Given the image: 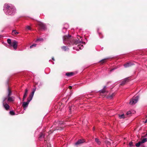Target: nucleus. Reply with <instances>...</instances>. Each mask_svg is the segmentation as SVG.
I'll return each mask as SVG.
<instances>
[{
	"label": "nucleus",
	"instance_id": "obj_1",
	"mask_svg": "<svg viewBox=\"0 0 147 147\" xmlns=\"http://www.w3.org/2000/svg\"><path fill=\"white\" fill-rule=\"evenodd\" d=\"M3 10L7 15H13L16 12L14 7L11 4H5L4 6Z\"/></svg>",
	"mask_w": 147,
	"mask_h": 147
},
{
	"label": "nucleus",
	"instance_id": "obj_2",
	"mask_svg": "<svg viewBox=\"0 0 147 147\" xmlns=\"http://www.w3.org/2000/svg\"><path fill=\"white\" fill-rule=\"evenodd\" d=\"M78 37H77L78 40H75L74 43L76 45L78 44V48H79L80 49H82L83 48V45H81V44L83 43H84V44H85V42H83L82 40V39H81V38L80 36H78Z\"/></svg>",
	"mask_w": 147,
	"mask_h": 147
},
{
	"label": "nucleus",
	"instance_id": "obj_3",
	"mask_svg": "<svg viewBox=\"0 0 147 147\" xmlns=\"http://www.w3.org/2000/svg\"><path fill=\"white\" fill-rule=\"evenodd\" d=\"M138 98L139 97L138 96L134 97L131 100L129 103V104L131 105L135 104L138 102Z\"/></svg>",
	"mask_w": 147,
	"mask_h": 147
},
{
	"label": "nucleus",
	"instance_id": "obj_4",
	"mask_svg": "<svg viewBox=\"0 0 147 147\" xmlns=\"http://www.w3.org/2000/svg\"><path fill=\"white\" fill-rule=\"evenodd\" d=\"M15 98L13 96L6 97L4 98L3 100H5V101L7 102H13Z\"/></svg>",
	"mask_w": 147,
	"mask_h": 147
},
{
	"label": "nucleus",
	"instance_id": "obj_5",
	"mask_svg": "<svg viewBox=\"0 0 147 147\" xmlns=\"http://www.w3.org/2000/svg\"><path fill=\"white\" fill-rule=\"evenodd\" d=\"M7 102L5 101V100H3V105L4 108L6 110H8L10 108L9 106L8 105Z\"/></svg>",
	"mask_w": 147,
	"mask_h": 147
},
{
	"label": "nucleus",
	"instance_id": "obj_6",
	"mask_svg": "<svg viewBox=\"0 0 147 147\" xmlns=\"http://www.w3.org/2000/svg\"><path fill=\"white\" fill-rule=\"evenodd\" d=\"M70 36L68 35V36H63V42L64 43H69V40Z\"/></svg>",
	"mask_w": 147,
	"mask_h": 147
},
{
	"label": "nucleus",
	"instance_id": "obj_7",
	"mask_svg": "<svg viewBox=\"0 0 147 147\" xmlns=\"http://www.w3.org/2000/svg\"><path fill=\"white\" fill-rule=\"evenodd\" d=\"M17 42L16 40H14L12 42L10 45L13 47L15 50H16L17 48Z\"/></svg>",
	"mask_w": 147,
	"mask_h": 147
},
{
	"label": "nucleus",
	"instance_id": "obj_8",
	"mask_svg": "<svg viewBox=\"0 0 147 147\" xmlns=\"http://www.w3.org/2000/svg\"><path fill=\"white\" fill-rule=\"evenodd\" d=\"M30 102V101L27 100L26 102H24L23 103L22 106L24 107V109L25 110L26 108L27 107Z\"/></svg>",
	"mask_w": 147,
	"mask_h": 147
},
{
	"label": "nucleus",
	"instance_id": "obj_9",
	"mask_svg": "<svg viewBox=\"0 0 147 147\" xmlns=\"http://www.w3.org/2000/svg\"><path fill=\"white\" fill-rule=\"evenodd\" d=\"M37 24L41 29H45V25L41 22H38Z\"/></svg>",
	"mask_w": 147,
	"mask_h": 147
},
{
	"label": "nucleus",
	"instance_id": "obj_10",
	"mask_svg": "<svg viewBox=\"0 0 147 147\" xmlns=\"http://www.w3.org/2000/svg\"><path fill=\"white\" fill-rule=\"evenodd\" d=\"M129 81V79L128 78H126L124 79L122 81L121 83L120 84V85H124L126 82Z\"/></svg>",
	"mask_w": 147,
	"mask_h": 147
},
{
	"label": "nucleus",
	"instance_id": "obj_11",
	"mask_svg": "<svg viewBox=\"0 0 147 147\" xmlns=\"http://www.w3.org/2000/svg\"><path fill=\"white\" fill-rule=\"evenodd\" d=\"M28 90L27 89H26L25 90V92L24 94V95L23 96V101H24L28 93Z\"/></svg>",
	"mask_w": 147,
	"mask_h": 147
},
{
	"label": "nucleus",
	"instance_id": "obj_12",
	"mask_svg": "<svg viewBox=\"0 0 147 147\" xmlns=\"http://www.w3.org/2000/svg\"><path fill=\"white\" fill-rule=\"evenodd\" d=\"M133 65H134V64L132 63H131L130 62L125 64V65H124V66L125 67L127 68L128 67L131 66Z\"/></svg>",
	"mask_w": 147,
	"mask_h": 147
},
{
	"label": "nucleus",
	"instance_id": "obj_13",
	"mask_svg": "<svg viewBox=\"0 0 147 147\" xmlns=\"http://www.w3.org/2000/svg\"><path fill=\"white\" fill-rule=\"evenodd\" d=\"M84 142V141L83 140H78L76 143V145L80 144H81L82 143Z\"/></svg>",
	"mask_w": 147,
	"mask_h": 147
},
{
	"label": "nucleus",
	"instance_id": "obj_14",
	"mask_svg": "<svg viewBox=\"0 0 147 147\" xmlns=\"http://www.w3.org/2000/svg\"><path fill=\"white\" fill-rule=\"evenodd\" d=\"M95 141L98 145H100L101 143V142L98 138H95Z\"/></svg>",
	"mask_w": 147,
	"mask_h": 147
},
{
	"label": "nucleus",
	"instance_id": "obj_15",
	"mask_svg": "<svg viewBox=\"0 0 147 147\" xmlns=\"http://www.w3.org/2000/svg\"><path fill=\"white\" fill-rule=\"evenodd\" d=\"M106 86H105L103 89H102V90H101L100 91V93H104L105 92V88H106Z\"/></svg>",
	"mask_w": 147,
	"mask_h": 147
},
{
	"label": "nucleus",
	"instance_id": "obj_16",
	"mask_svg": "<svg viewBox=\"0 0 147 147\" xmlns=\"http://www.w3.org/2000/svg\"><path fill=\"white\" fill-rule=\"evenodd\" d=\"M44 135L43 133H41L40 135V136L39 137V139L40 140H41L43 138H44Z\"/></svg>",
	"mask_w": 147,
	"mask_h": 147
},
{
	"label": "nucleus",
	"instance_id": "obj_17",
	"mask_svg": "<svg viewBox=\"0 0 147 147\" xmlns=\"http://www.w3.org/2000/svg\"><path fill=\"white\" fill-rule=\"evenodd\" d=\"M62 49L64 51H67V50H68L69 49L66 46H63L61 47Z\"/></svg>",
	"mask_w": 147,
	"mask_h": 147
},
{
	"label": "nucleus",
	"instance_id": "obj_18",
	"mask_svg": "<svg viewBox=\"0 0 147 147\" xmlns=\"http://www.w3.org/2000/svg\"><path fill=\"white\" fill-rule=\"evenodd\" d=\"M8 94L7 96V97H8L9 96H10L11 94V90H10L9 88H8Z\"/></svg>",
	"mask_w": 147,
	"mask_h": 147
},
{
	"label": "nucleus",
	"instance_id": "obj_19",
	"mask_svg": "<svg viewBox=\"0 0 147 147\" xmlns=\"http://www.w3.org/2000/svg\"><path fill=\"white\" fill-rule=\"evenodd\" d=\"M73 74L72 72L67 73L66 74V75L68 76H72Z\"/></svg>",
	"mask_w": 147,
	"mask_h": 147
},
{
	"label": "nucleus",
	"instance_id": "obj_20",
	"mask_svg": "<svg viewBox=\"0 0 147 147\" xmlns=\"http://www.w3.org/2000/svg\"><path fill=\"white\" fill-rule=\"evenodd\" d=\"M33 96V95H30L29 96V98L27 99V100H29V101H30V102L31 101V100H32V98Z\"/></svg>",
	"mask_w": 147,
	"mask_h": 147
},
{
	"label": "nucleus",
	"instance_id": "obj_21",
	"mask_svg": "<svg viewBox=\"0 0 147 147\" xmlns=\"http://www.w3.org/2000/svg\"><path fill=\"white\" fill-rule=\"evenodd\" d=\"M147 141V139L146 138H144L142 139V140L140 141L142 144L144 143Z\"/></svg>",
	"mask_w": 147,
	"mask_h": 147
},
{
	"label": "nucleus",
	"instance_id": "obj_22",
	"mask_svg": "<svg viewBox=\"0 0 147 147\" xmlns=\"http://www.w3.org/2000/svg\"><path fill=\"white\" fill-rule=\"evenodd\" d=\"M119 117L120 119L124 118L125 117V115L124 114H123L122 115H119Z\"/></svg>",
	"mask_w": 147,
	"mask_h": 147
},
{
	"label": "nucleus",
	"instance_id": "obj_23",
	"mask_svg": "<svg viewBox=\"0 0 147 147\" xmlns=\"http://www.w3.org/2000/svg\"><path fill=\"white\" fill-rule=\"evenodd\" d=\"M18 32H16L15 30H13L12 32V34H13L17 35L18 34Z\"/></svg>",
	"mask_w": 147,
	"mask_h": 147
},
{
	"label": "nucleus",
	"instance_id": "obj_24",
	"mask_svg": "<svg viewBox=\"0 0 147 147\" xmlns=\"http://www.w3.org/2000/svg\"><path fill=\"white\" fill-rule=\"evenodd\" d=\"M43 40V38H38L37 39V40H36V42L39 41H42Z\"/></svg>",
	"mask_w": 147,
	"mask_h": 147
},
{
	"label": "nucleus",
	"instance_id": "obj_25",
	"mask_svg": "<svg viewBox=\"0 0 147 147\" xmlns=\"http://www.w3.org/2000/svg\"><path fill=\"white\" fill-rule=\"evenodd\" d=\"M141 144L142 143L140 141L138 143L136 144V146L137 147H139Z\"/></svg>",
	"mask_w": 147,
	"mask_h": 147
},
{
	"label": "nucleus",
	"instance_id": "obj_26",
	"mask_svg": "<svg viewBox=\"0 0 147 147\" xmlns=\"http://www.w3.org/2000/svg\"><path fill=\"white\" fill-rule=\"evenodd\" d=\"M9 114L11 115H15L14 112L13 111H10L9 112Z\"/></svg>",
	"mask_w": 147,
	"mask_h": 147
},
{
	"label": "nucleus",
	"instance_id": "obj_27",
	"mask_svg": "<svg viewBox=\"0 0 147 147\" xmlns=\"http://www.w3.org/2000/svg\"><path fill=\"white\" fill-rule=\"evenodd\" d=\"M115 94L114 93H113L111 94V95H110L109 96L108 98H112L113 96H115Z\"/></svg>",
	"mask_w": 147,
	"mask_h": 147
},
{
	"label": "nucleus",
	"instance_id": "obj_28",
	"mask_svg": "<svg viewBox=\"0 0 147 147\" xmlns=\"http://www.w3.org/2000/svg\"><path fill=\"white\" fill-rule=\"evenodd\" d=\"M7 43L9 44L10 45H11V40L10 39H8L7 40Z\"/></svg>",
	"mask_w": 147,
	"mask_h": 147
},
{
	"label": "nucleus",
	"instance_id": "obj_29",
	"mask_svg": "<svg viewBox=\"0 0 147 147\" xmlns=\"http://www.w3.org/2000/svg\"><path fill=\"white\" fill-rule=\"evenodd\" d=\"M131 114V111H129L127 112L126 115L127 116H130V115Z\"/></svg>",
	"mask_w": 147,
	"mask_h": 147
},
{
	"label": "nucleus",
	"instance_id": "obj_30",
	"mask_svg": "<svg viewBox=\"0 0 147 147\" xmlns=\"http://www.w3.org/2000/svg\"><path fill=\"white\" fill-rule=\"evenodd\" d=\"M105 142L106 144L107 145H110L111 144V143L109 141H106Z\"/></svg>",
	"mask_w": 147,
	"mask_h": 147
},
{
	"label": "nucleus",
	"instance_id": "obj_31",
	"mask_svg": "<svg viewBox=\"0 0 147 147\" xmlns=\"http://www.w3.org/2000/svg\"><path fill=\"white\" fill-rule=\"evenodd\" d=\"M36 44H34L32 45H31L30 46V48H32L33 47H36Z\"/></svg>",
	"mask_w": 147,
	"mask_h": 147
},
{
	"label": "nucleus",
	"instance_id": "obj_32",
	"mask_svg": "<svg viewBox=\"0 0 147 147\" xmlns=\"http://www.w3.org/2000/svg\"><path fill=\"white\" fill-rule=\"evenodd\" d=\"M26 28L28 30H30L31 28L29 26H26Z\"/></svg>",
	"mask_w": 147,
	"mask_h": 147
},
{
	"label": "nucleus",
	"instance_id": "obj_33",
	"mask_svg": "<svg viewBox=\"0 0 147 147\" xmlns=\"http://www.w3.org/2000/svg\"><path fill=\"white\" fill-rule=\"evenodd\" d=\"M132 142H130L129 144V146H132Z\"/></svg>",
	"mask_w": 147,
	"mask_h": 147
},
{
	"label": "nucleus",
	"instance_id": "obj_34",
	"mask_svg": "<svg viewBox=\"0 0 147 147\" xmlns=\"http://www.w3.org/2000/svg\"><path fill=\"white\" fill-rule=\"evenodd\" d=\"M105 60H106L105 59H103L101 61L102 63H104V62L105 61Z\"/></svg>",
	"mask_w": 147,
	"mask_h": 147
},
{
	"label": "nucleus",
	"instance_id": "obj_35",
	"mask_svg": "<svg viewBox=\"0 0 147 147\" xmlns=\"http://www.w3.org/2000/svg\"><path fill=\"white\" fill-rule=\"evenodd\" d=\"M34 91H32V92L31 95L34 96Z\"/></svg>",
	"mask_w": 147,
	"mask_h": 147
},
{
	"label": "nucleus",
	"instance_id": "obj_36",
	"mask_svg": "<svg viewBox=\"0 0 147 147\" xmlns=\"http://www.w3.org/2000/svg\"><path fill=\"white\" fill-rule=\"evenodd\" d=\"M72 88V86H70L69 87V89H71Z\"/></svg>",
	"mask_w": 147,
	"mask_h": 147
},
{
	"label": "nucleus",
	"instance_id": "obj_37",
	"mask_svg": "<svg viewBox=\"0 0 147 147\" xmlns=\"http://www.w3.org/2000/svg\"><path fill=\"white\" fill-rule=\"evenodd\" d=\"M147 123V119L145 121V123Z\"/></svg>",
	"mask_w": 147,
	"mask_h": 147
},
{
	"label": "nucleus",
	"instance_id": "obj_38",
	"mask_svg": "<svg viewBox=\"0 0 147 147\" xmlns=\"http://www.w3.org/2000/svg\"><path fill=\"white\" fill-rule=\"evenodd\" d=\"M52 59L53 60V61H54V60H55V59H54V57H53V58H52Z\"/></svg>",
	"mask_w": 147,
	"mask_h": 147
},
{
	"label": "nucleus",
	"instance_id": "obj_39",
	"mask_svg": "<svg viewBox=\"0 0 147 147\" xmlns=\"http://www.w3.org/2000/svg\"><path fill=\"white\" fill-rule=\"evenodd\" d=\"M35 90H36V89H34L33 90V91H34V92H35Z\"/></svg>",
	"mask_w": 147,
	"mask_h": 147
},
{
	"label": "nucleus",
	"instance_id": "obj_40",
	"mask_svg": "<svg viewBox=\"0 0 147 147\" xmlns=\"http://www.w3.org/2000/svg\"><path fill=\"white\" fill-rule=\"evenodd\" d=\"M63 30H66V29L65 28H64L63 29Z\"/></svg>",
	"mask_w": 147,
	"mask_h": 147
},
{
	"label": "nucleus",
	"instance_id": "obj_41",
	"mask_svg": "<svg viewBox=\"0 0 147 147\" xmlns=\"http://www.w3.org/2000/svg\"><path fill=\"white\" fill-rule=\"evenodd\" d=\"M52 63H53V64H54V62H52Z\"/></svg>",
	"mask_w": 147,
	"mask_h": 147
},
{
	"label": "nucleus",
	"instance_id": "obj_42",
	"mask_svg": "<svg viewBox=\"0 0 147 147\" xmlns=\"http://www.w3.org/2000/svg\"><path fill=\"white\" fill-rule=\"evenodd\" d=\"M19 99L20 100H21V98H19Z\"/></svg>",
	"mask_w": 147,
	"mask_h": 147
},
{
	"label": "nucleus",
	"instance_id": "obj_43",
	"mask_svg": "<svg viewBox=\"0 0 147 147\" xmlns=\"http://www.w3.org/2000/svg\"><path fill=\"white\" fill-rule=\"evenodd\" d=\"M94 130V128H93V130Z\"/></svg>",
	"mask_w": 147,
	"mask_h": 147
},
{
	"label": "nucleus",
	"instance_id": "obj_44",
	"mask_svg": "<svg viewBox=\"0 0 147 147\" xmlns=\"http://www.w3.org/2000/svg\"><path fill=\"white\" fill-rule=\"evenodd\" d=\"M51 60H49V61H50Z\"/></svg>",
	"mask_w": 147,
	"mask_h": 147
}]
</instances>
